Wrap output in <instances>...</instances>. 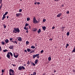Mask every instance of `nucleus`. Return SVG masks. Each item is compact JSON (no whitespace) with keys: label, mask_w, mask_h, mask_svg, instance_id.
<instances>
[{"label":"nucleus","mask_w":75,"mask_h":75,"mask_svg":"<svg viewBox=\"0 0 75 75\" xmlns=\"http://www.w3.org/2000/svg\"><path fill=\"white\" fill-rule=\"evenodd\" d=\"M13 32L15 33H19L20 32V30L19 28H13Z\"/></svg>","instance_id":"obj_1"},{"label":"nucleus","mask_w":75,"mask_h":75,"mask_svg":"<svg viewBox=\"0 0 75 75\" xmlns=\"http://www.w3.org/2000/svg\"><path fill=\"white\" fill-rule=\"evenodd\" d=\"M14 71L12 69H10L9 70V74L10 75H14Z\"/></svg>","instance_id":"obj_2"},{"label":"nucleus","mask_w":75,"mask_h":75,"mask_svg":"<svg viewBox=\"0 0 75 75\" xmlns=\"http://www.w3.org/2000/svg\"><path fill=\"white\" fill-rule=\"evenodd\" d=\"M22 69L23 70H25V67L23 66H20L18 68V70L20 71Z\"/></svg>","instance_id":"obj_3"},{"label":"nucleus","mask_w":75,"mask_h":75,"mask_svg":"<svg viewBox=\"0 0 75 75\" xmlns=\"http://www.w3.org/2000/svg\"><path fill=\"white\" fill-rule=\"evenodd\" d=\"M33 21L34 23H38V21H37V20L36 19L35 17H34Z\"/></svg>","instance_id":"obj_4"},{"label":"nucleus","mask_w":75,"mask_h":75,"mask_svg":"<svg viewBox=\"0 0 75 75\" xmlns=\"http://www.w3.org/2000/svg\"><path fill=\"white\" fill-rule=\"evenodd\" d=\"M39 55H40L39 54H33V59H35V57H37L39 56Z\"/></svg>","instance_id":"obj_5"},{"label":"nucleus","mask_w":75,"mask_h":75,"mask_svg":"<svg viewBox=\"0 0 75 75\" xmlns=\"http://www.w3.org/2000/svg\"><path fill=\"white\" fill-rule=\"evenodd\" d=\"M18 54L16 55H15V53H13V56L16 58H17L18 57V56L19 55V54Z\"/></svg>","instance_id":"obj_6"},{"label":"nucleus","mask_w":75,"mask_h":75,"mask_svg":"<svg viewBox=\"0 0 75 75\" xmlns=\"http://www.w3.org/2000/svg\"><path fill=\"white\" fill-rule=\"evenodd\" d=\"M14 47V45H11V46H10V47H9V48L11 50V49H13V48Z\"/></svg>","instance_id":"obj_7"},{"label":"nucleus","mask_w":75,"mask_h":75,"mask_svg":"<svg viewBox=\"0 0 75 75\" xmlns=\"http://www.w3.org/2000/svg\"><path fill=\"white\" fill-rule=\"evenodd\" d=\"M5 41L6 44H8L9 42V40L8 39H6V40H5Z\"/></svg>","instance_id":"obj_8"},{"label":"nucleus","mask_w":75,"mask_h":75,"mask_svg":"<svg viewBox=\"0 0 75 75\" xmlns=\"http://www.w3.org/2000/svg\"><path fill=\"white\" fill-rule=\"evenodd\" d=\"M62 15V13H59L58 15L57 16V17H59L60 16Z\"/></svg>","instance_id":"obj_9"},{"label":"nucleus","mask_w":75,"mask_h":75,"mask_svg":"<svg viewBox=\"0 0 75 75\" xmlns=\"http://www.w3.org/2000/svg\"><path fill=\"white\" fill-rule=\"evenodd\" d=\"M21 13H17L16 14V16L17 17H19V16H21Z\"/></svg>","instance_id":"obj_10"},{"label":"nucleus","mask_w":75,"mask_h":75,"mask_svg":"<svg viewBox=\"0 0 75 75\" xmlns=\"http://www.w3.org/2000/svg\"><path fill=\"white\" fill-rule=\"evenodd\" d=\"M18 41H22V39L21 37H18Z\"/></svg>","instance_id":"obj_11"},{"label":"nucleus","mask_w":75,"mask_h":75,"mask_svg":"<svg viewBox=\"0 0 75 75\" xmlns=\"http://www.w3.org/2000/svg\"><path fill=\"white\" fill-rule=\"evenodd\" d=\"M6 57L8 59H10V55L8 54H7Z\"/></svg>","instance_id":"obj_12"},{"label":"nucleus","mask_w":75,"mask_h":75,"mask_svg":"<svg viewBox=\"0 0 75 75\" xmlns=\"http://www.w3.org/2000/svg\"><path fill=\"white\" fill-rule=\"evenodd\" d=\"M11 42H13L14 43V44H17V41H12Z\"/></svg>","instance_id":"obj_13"},{"label":"nucleus","mask_w":75,"mask_h":75,"mask_svg":"<svg viewBox=\"0 0 75 75\" xmlns=\"http://www.w3.org/2000/svg\"><path fill=\"white\" fill-rule=\"evenodd\" d=\"M41 32V29H39V30L38 31V34H40Z\"/></svg>","instance_id":"obj_14"},{"label":"nucleus","mask_w":75,"mask_h":75,"mask_svg":"<svg viewBox=\"0 0 75 75\" xmlns=\"http://www.w3.org/2000/svg\"><path fill=\"white\" fill-rule=\"evenodd\" d=\"M42 28L43 29L44 31H45V30L46 27L45 26H44L42 27Z\"/></svg>","instance_id":"obj_15"},{"label":"nucleus","mask_w":75,"mask_h":75,"mask_svg":"<svg viewBox=\"0 0 75 75\" xmlns=\"http://www.w3.org/2000/svg\"><path fill=\"white\" fill-rule=\"evenodd\" d=\"M3 51L4 52H8V50L7 49H5Z\"/></svg>","instance_id":"obj_16"},{"label":"nucleus","mask_w":75,"mask_h":75,"mask_svg":"<svg viewBox=\"0 0 75 75\" xmlns=\"http://www.w3.org/2000/svg\"><path fill=\"white\" fill-rule=\"evenodd\" d=\"M38 59H36L35 61V64H37V63H38Z\"/></svg>","instance_id":"obj_17"},{"label":"nucleus","mask_w":75,"mask_h":75,"mask_svg":"<svg viewBox=\"0 0 75 75\" xmlns=\"http://www.w3.org/2000/svg\"><path fill=\"white\" fill-rule=\"evenodd\" d=\"M6 16H3V17L2 18V20H4V19L6 18Z\"/></svg>","instance_id":"obj_18"},{"label":"nucleus","mask_w":75,"mask_h":75,"mask_svg":"<svg viewBox=\"0 0 75 75\" xmlns=\"http://www.w3.org/2000/svg\"><path fill=\"white\" fill-rule=\"evenodd\" d=\"M30 50H31V49H29V48L27 49V51L28 52H30Z\"/></svg>","instance_id":"obj_19"},{"label":"nucleus","mask_w":75,"mask_h":75,"mask_svg":"<svg viewBox=\"0 0 75 75\" xmlns=\"http://www.w3.org/2000/svg\"><path fill=\"white\" fill-rule=\"evenodd\" d=\"M51 59V57H49L48 58V60L49 61H50Z\"/></svg>","instance_id":"obj_20"},{"label":"nucleus","mask_w":75,"mask_h":75,"mask_svg":"<svg viewBox=\"0 0 75 75\" xmlns=\"http://www.w3.org/2000/svg\"><path fill=\"white\" fill-rule=\"evenodd\" d=\"M30 63L33 65V66H35V64L34 63H33L32 62H31Z\"/></svg>","instance_id":"obj_21"},{"label":"nucleus","mask_w":75,"mask_h":75,"mask_svg":"<svg viewBox=\"0 0 75 75\" xmlns=\"http://www.w3.org/2000/svg\"><path fill=\"white\" fill-rule=\"evenodd\" d=\"M1 44L2 45H5V42L4 41H2Z\"/></svg>","instance_id":"obj_22"},{"label":"nucleus","mask_w":75,"mask_h":75,"mask_svg":"<svg viewBox=\"0 0 75 75\" xmlns=\"http://www.w3.org/2000/svg\"><path fill=\"white\" fill-rule=\"evenodd\" d=\"M27 64H28V66L30 64V61L28 60V61L27 62Z\"/></svg>","instance_id":"obj_23"},{"label":"nucleus","mask_w":75,"mask_h":75,"mask_svg":"<svg viewBox=\"0 0 75 75\" xmlns=\"http://www.w3.org/2000/svg\"><path fill=\"white\" fill-rule=\"evenodd\" d=\"M10 54L12 56V57L13 56V54L11 52H10Z\"/></svg>","instance_id":"obj_24"},{"label":"nucleus","mask_w":75,"mask_h":75,"mask_svg":"<svg viewBox=\"0 0 75 75\" xmlns=\"http://www.w3.org/2000/svg\"><path fill=\"white\" fill-rule=\"evenodd\" d=\"M35 48V47L34 46H32L31 47V48L32 49H34Z\"/></svg>","instance_id":"obj_25"},{"label":"nucleus","mask_w":75,"mask_h":75,"mask_svg":"<svg viewBox=\"0 0 75 75\" xmlns=\"http://www.w3.org/2000/svg\"><path fill=\"white\" fill-rule=\"evenodd\" d=\"M74 52H75V49H74V48L73 50L72 51V53H73Z\"/></svg>","instance_id":"obj_26"},{"label":"nucleus","mask_w":75,"mask_h":75,"mask_svg":"<svg viewBox=\"0 0 75 75\" xmlns=\"http://www.w3.org/2000/svg\"><path fill=\"white\" fill-rule=\"evenodd\" d=\"M69 32H68L67 33V36H69Z\"/></svg>","instance_id":"obj_27"},{"label":"nucleus","mask_w":75,"mask_h":75,"mask_svg":"<svg viewBox=\"0 0 75 75\" xmlns=\"http://www.w3.org/2000/svg\"><path fill=\"white\" fill-rule=\"evenodd\" d=\"M27 21H30V18H27Z\"/></svg>","instance_id":"obj_28"},{"label":"nucleus","mask_w":75,"mask_h":75,"mask_svg":"<svg viewBox=\"0 0 75 75\" xmlns=\"http://www.w3.org/2000/svg\"><path fill=\"white\" fill-rule=\"evenodd\" d=\"M36 74H37V73H36V72H34L33 73V75H36Z\"/></svg>","instance_id":"obj_29"},{"label":"nucleus","mask_w":75,"mask_h":75,"mask_svg":"<svg viewBox=\"0 0 75 75\" xmlns=\"http://www.w3.org/2000/svg\"><path fill=\"white\" fill-rule=\"evenodd\" d=\"M37 29L34 28V29H33V31H34V32H35V31H37Z\"/></svg>","instance_id":"obj_30"},{"label":"nucleus","mask_w":75,"mask_h":75,"mask_svg":"<svg viewBox=\"0 0 75 75\" xmlns=\"http://www.w3.org/2000/svg\"><path fill=\"white\" fill-rule=\"evenodd\" d=\"M24 29L26 30H28V29L27 28H26V26H25L24 28Z\"/></svg>","instance_id":"obj_31"},{"label":"nucleus","mask_w":75,"mask_h":75,"mask_svg":"<svg viewBox=\"0 0 75 75\" xmlns=\"http://www.w3.org/2000/svg\"><path fill=\"white\" fill-rule=\"evenodd\" d=\"M29 43V42L28 41H27L26 42V45H28Z\"/></svg>","instance_id":"obj_32"},{"label":"nucleus","mask_w":75,"mask_h":75,"mask_svg":"<svg viewBox=\"0 0 75 75\" xmlns=\"http://www.w3.org/2000/svg\"><path fill=\"white\" fill-rule=\"evenodd\" d=\"M28 24L27 23H25V26L26 27V26H28Z\"/></svg>","instance_id":"obj_33"},{"label":"nucleus","mask_w":75,"mask_h":75,"mask_svg":"<svg viewBox=\"0 0 75 75\" xmlns=\"http://www.w3.org/2000/svg\"><path fill=\"white\" fill-rule=\"evenodd\" d=\"M3 26L4 28H6V26L5 25H4Z\"/></svg>","instance_id":"obj_34"},{"label":"nucleus","mask_w":75,"mask_h":75,"mask_svg":"<svg viewBox=\"0 0 75 75\" xmlns=\"http://www.w3.org/2000/svg\"><path fill=\"white\" fill-rule=\"evenodd\" d=\"M46 20L45 19H43V22H44L46 21Z\"/></svg>","instance_id":"obj_35"},{"label":"nucleus","mask_w":75,"mask_h":75,"mask_svg":"<svg viewBox=\"0 0 75 75\" xmlns=\"http://www.w3.org/2000/svg\"><path fill=\"white\" fill-rule=\"evenodd\" d=\"M22 11V9H20L19 10V12H21Z\"/></svg>","instance_id":"obj_36"},{"label":"nucleus","mask_w":75,"mask_h":75,"mask_svg":"<svg viewBox=\"0 0 75 75\" xmlns=\"http://www.w3.org/2000/svg\"><path fill=\"white\" fill-rule=\"evenodd\" d=\"M43 52H44V51H43V50H42L41 51V52H40L41 53H42Z\"/></svg>","instance_id":"obj_37"},{"label":"nucleus","mask_w":75,"mask_h":75,"mask_svg":"<svg viewBox=\"0 0 75 75\" xmlns=\"http://www.w3.org/2000/svg\"><path fill=\"white\" fill-rule=\"evenodd\" d=\"M24 51V52H27V50H25Z\"/></svg>","instance_id":"obj_38"},{"label":"nucleus","mask_w":75,"mask_h":75,"mask_svg":"<svg viewBox=\"0 0 75 75\" xmlns=\"http://www.w3.org/2000/svg\"><path fill=\"white\" fill-rule=\"evenodd\" d=\"M12 65H13V67H15L16 66V65L13 64H12Z\"/></svg>","instance_id":"obj_39"},{"label":"nucleus","mask_w":75,"mask_h":75,"mask_svg":"<svg viewBox=\"0 0 75 75\" xmlns=\"http://www.w3.org/2000/svg\"><path fill=\"white\" fill-rule=\"evenodd\" d=\"M6 15H7L8 14V12H6L5 13Z\"/></svg>","instance_id":"obj_40"},{"label":"nucleus","mask_w":75,"mask_h":75,"mask_svg":"<svg viewBox=\"0 0 75 75\" xmlns=\"http://www.w3.org/2000/svg\"><path fill=\"white\" fill-rule=\"evenodd\" d=\"M2 50V49L1 46H0V51H1Z\"/></svg>","instance_id":"obj_41"},{"label":"nucleus","mask_w":75,"mask_h":75,"mask_svg":"<svg viewBox=\"0 0 75 75\" xmlns=\"http://www.w3.org/2000/svg\"><path fill=\"white\" fill-rule=\"evenodd\" d=\"M54 73H55L57 71H56V70H54Z\"/></svg>","instance_id":"obj_42"},{"label":"nucleus","mask_w":75,"mask_h":75,"mask_svg":"<svg viewBox=\"0 0 75 75\" xmlns=\"http://www.w3.org/2000/svg\"><path fill=\"white\" fill-rule=\"evenodd\" d=\"M1 71L2 72H3V74L4 72V69H2L1 70Z\"/></svg>","instance_id":"obj_43"},{"label":"nucleus","mask_w":75,"mask_h":75,"mask_svg":"<svg viewBox=\"0 0 75 75\" xmlns=\"http://www.w3.org/2000/svg\"><path fill=\"white\" fill-rule=\"evenodd\" d=\"M33 52H34V51H33V50H32L30 52V53H33Z\"/></svg>","instance_id":"obj_44"},{"label":"nucleus","mask_w":75,"mask_h":75,"mask_svg":"<svg viewBox=\"0 0 75 75\" xmlns=\"http://www.w3.org/2000/svg\"><path fill=\"white\" fill-rule=\"evenodd\" d=\"M69 11H68L67 12V14H69Z\"/></svg>","instance_id":"obj_45"},{"label":"nucleus","mask_w":75,"mask_h":75,"mask_svg":"<svg viewBox=\"0 0 75 75\" xmlns=\"http://www.w3.org/2000/svg\"><path fill=\"white\" fill-rule=\"evenodd\" d=\"M37 4L38 5L40 4V3L39 2H37Z\"/></svg>","instance_id":"obj_46"},{"label":"nucleus","mask_w":75,"mask_h":75,"mask_svg":"<svg viewBox=\"0 0 75 75\" xmlns=\"http://www.w3.org/2000/svg\"><path fill=\"white\" fill-rule=\"evenodd\" d=\"M10 40H11V41L13 40V38H10Z\"/></svg>","instance_id":"obj_47"},{"label":"nucleus","mask_w":75,"mask_h":75,"mask_svg":"<svg viewBox=\"0 0 75 75\" xmlns=\"http://www.w3.org/2000/svg\"><path fill=\"white\" fill-rule=\"evenodd\" d=\"M55 28V27L53 26V27H52V29H54Z\"/></svg>","instance_id":"obj_48"},{"label":"nucleus","mask_w":75,"mask_h":75,"mask_svg":"<svg viewBox=\"0 0 75 75\" xmlns=\"http://www.w3.org/2000/svg\"><path fill=\"white\" fill-rule=\"evenodd\" d=\"M2 8V6H0V10Z\"/></svg>","instance_id":"obj_49"},{"label":"nucleus","mask_w":75,"mask_h":75,"mask_svg":"<svg viewBox=\"0 0 75 75\" xmlns=\"http://www.w3.org/2000/svg\"><path fill=\"white\" fill-rule=\"evenodd\" d=\"M73 72H75V70L74 69H73Z\"/></svg>","instance_id":"obj_50"},{"label":"nucleus","mask_w":75,"mask_h":75,"mask_svg":"<svg viewBox=\"0 0 75 75\" xmlns=\"http://www.w3.org/2000/svg\"><path fill=\"white\" fill-rule=\"evenodd\" d=\"M66 46H67V47L69 46V44H67Z\"/></svg>","instance_id":"obj_51"},{"label":"nucleus","mask_w":75,"mask_h":75,"mask_svg":"<svg viewBox=\"0 0 75 75\" xmlns=\"http://www.w3.org/2000/svg\"><path fill=\"white\" fill-rule=\"evenodd\" d=\"M37 58H40V56H37Z\"/></svg>","instance_id":"obj_52"},{"label":"nucleus","mask_w":75,"mask_h":75,"mask_svg":"<svg viewBox=\"0 0 75 75\" xmlns=\"http://www.w3.org/2000/svg\"><path fill=\"white\" fill-rule=\"evenodd\" d=\"M6 15L5 14H4V15H3V16H5Z\"/></svg>","instance_id":"obj_53"},{"label":"nucleus","mask_w":75,"mask_h":75,"mask_svg":"<svg viewBox=\"0 0 75 75\" xmlns=\"http://www.w3.org/2000/svg\"><path fill=\"white\" fill-rule=\"evenodd\" d=\"M10 54V52H8V54Z\"/></svg>","instance_id":"obj_54"},{"label":"nucleus","mask_w":75,"mask_h":75,"mask_svg":"<svg viewBox=\"0 0 75 75\" xmlns=\"http://www.w3.org/2000/svg\"><path fill=\"white\" fill-rule=\"evenodd\" d=\"M26 33H28V31L27 30V31H26Z\"/></svg>","instance_id":"obj_55"},{"label":"nucleus","mask_w":75,"mask_h":75,"mask_svg":"<svg viewBox=\"0 0 75 75\" xmlns=\"http://www.w3.org/2000/svg\"><path fill=\"white\" fill-rule=\"evenodd\" d=\"M59 0H54L55 1H59Z\"/></svg>","instance_id":"obj_56"},{"label":"nucleus","mask_w":75,"mask_h":75,"mask_svg":"<svg viewBox=\"0 0 75 75\" xmlns=\"http://www.w3.org/2000/svg\"><path fill=\"white\" fill-rule=\"evenodd\" d=\"M49 40L52 41V38H50V39H49Z\"/></svg>","instance_id":"obj_57"},{"label":"nucleus","mask_w":75,"mask_h":75,"mask_svg":"<svg viewBox=\"0 0 75 75\" xmlns=\"http://www.w3.org/2000/svg\"><path fill=\"white\" fill-rule=\"evenodd\" d=\"M37 4V2H35L34 4H35V5H36V4Z\"/></svg>","instance_id":"obj_58"},{"label":"nucleus","mask_w":75,"mask_h":75,"mask_svg":"<svg viewBox=\"0 0 75 75\" xmlns=\"http://www.w3.org/2000/svg\"><path fill=\"white\" fill-rule=\"evenodd\" d=\"M8 17H9V16H7V19H8Z\"/></svg>","instance_id":"obj_59"},{"label":"nucleus","mask_w":75,"mask_h":75,"mask_svg":"<svg viewBox=\"0 0 75 75\" xmlns=\"http://www.w3.org/2000/svg\"><path fill=\"white\" fill-rule=\"evenodd\" d=\"M64 27H62V29H64Z\"/></svg>","instance_id":"obj_60"},{"label":"nucleus","mask_w":75,"mask_h":75,"mask_svg":"<svg viewBox=\"0 0 75 75\" xmlns=\"http://www.w3.org/2000/svg\"><path fill=\"white\" fill-rule=\"evenodd\" d=\"M29 29H30L31 28V27L30 26H29Z\"/></svg>","instance_id":"obj_61"},{"label":"nucleus","mask_w":75,"mask_h":75,"mask_svg":"<svg viewBox=\"0 0 75 75\" xmlns=\"http://www.w3.org/2000/svg\"><path fill=\"white\" fill-rule=\"evenodd\" d=\"M0 2H2V0H0Z\"/></svg>","instance_id":"obj_62"},{"label":"nucleus","mask_w":75,"mask_h":75,"mask_svg":"<svg viewBox=\"0 0 75 75\" xmlns=\"http://www.w3.org/2000/svg\"><path fill=\"white\" fill-rule=\"evenodd\" d=\"M64 5H62V7H64Z\"/></svg>","instance_id":"obj_63"},{"label":"nucleus","mask_w":75,"mask_h":75,"mask_svg":"<svg viewBox=\"0 0 75 75\" xmlns=\"http://www.w3.org/2000/svg\"><path fill=\"white\" fill-rule=\"evenodd\" d=\"M74 49H75V46L74 47Z\"/></svg>","instance_id":"obj_64"}]
</instances>
